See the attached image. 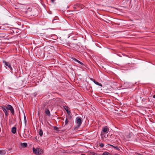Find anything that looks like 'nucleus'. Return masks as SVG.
I'll use <instances>...</instances> for the list:
<instances>
[{"mask_svg": "<svg viewBox=\"0 0 155 155\" xmlns=\"http://www.w3.org/2000/svg\"><path fill=\"white\" fill-rule=\"evenodd\" d=\"M38 133L39 135L41 137L42 136L43 134V132L41 129L39 130Z\"/></svg>", "mask_w": 155, "mask_h": 155, "instance_id": "f8f14e48", "label": "nucleus"}, {"mask_svg": "<svg viewBox=\"0 0 155 155\" xmlns=\"http://www.w3.org/2000/svg\"><path fill=\"white\" fill-rule=\"evenodd\" d=\"M79 6V5L78 4H77L76 5H75L73 6V8L75 9H76L77 8V7H78Z\"/></svg>", "mask_w": 155, "mask_h": 155, "instance_id": "f3484780", "label": "nucleus"}, {"mask_svg": "<svg viewBox=\"0 0 155 155\" xmlns=\"http://www.w3.org/2000/svg\"><path fill=\"white\" fill-rule=\"evenodd\" d=\"M12 149V148H10V149H9V150H11Z\"/></svg>", "mask_w": 155, "mask_h": 155, "instance_id": "c756f323", "label": "nucleus"}, {"mask_svg": "<svg viewBox=\"0 0 155 155\" xmlns=\"http://www.w3.org/2000/svg\"><path fill=\"white\" fill-rule=\"evenodd\" d=\"M7 107L8 110H10L11 112L12 115H14L15 114L14 110L13 107L10 105L8 104L7 105Z\"/></svg>", "mask_w": 155, "mask_h": 155, "instance_id": "423d86ee", "label": "nucleus"}, {"mask_svg": "<svg viewBox=\"0 0 155 155\" xmlns=\"http://www.w3.org/2000/svg\"><path fill=\"white\" fill-rule=\"evenodd\" d=\"M24 120H25V122L26 124V119L25 116V114H24Z\"/></svg>", "mask_w": 155, "mask_h": 155, "instance_id": "4be33fe9", "label": "nucleus"}, {"mask_svg": "<svg viewBox=\"0 0 155 155\" xmlns=\"http://www.w3.org/2000/svg\"><path fill=\"white\" fill-rule=\"evenodd\" d=\"M68 123V120L66 118L65 121V125H67Z\"/></svg>", "mask_w": 155, "mask_h": 155, "instance_id": "6ab92c4d", "label": "nucleus"}, {"mask_svg": "<svg viewBox=\"0 0 155 155\" xmlns=\"http://www.w3.org/2000/svg\"><path fill=\"white\" fill-rule=\"evenodd\" d=\"M3 62L5 65V67L7 68V67H8L11 70H12V68L11 66V64L9 63L8 62L6 61L5 60H3Z\"/></svg>", "mask_w": 155, "mask_h": 155, "instance_id": "39448f33", "label": "nucleus"}, {"mask_svg": "<svg viewBox=\"0 0 155 155\" xmlns=\"http://www.w3.org/2000/svg\"><path fill=\"white\" fill-rule=\"evenodd\" d=\"M109 145L110 146L112 147H113L115 149H116V150H118V151H120V149H119V148L117 146H114L113 145Z\"/></svg>", "mask_w": 155, "mask_h": 155, "instance_id": "ddd939ff", "label": "nucleus"}, {"mask_svg": "<svg viewBox=\"0 0 155 155\" xmlns=\"http://www.w3.org/2000/svg\"><path fill=\"white\" fill-rule=\"evenodd\" d=\"M68 117H69V118L70 119H71V116H68Z\"/></svg>", "mask_w": 155, "mask_h": 155, "instance_id": "bb28decb", "label": "nucleus"}, {"mask_svg": "<svg viewBox=\"0 0 155 155\" xmlns=\"http://www.w3.org/2000/svg\"><path fill=\"white\" fill-rule=\"evenodd\" d=\"M27 144L26 143H21V145L22 147L23 148L26 147L27 146Z\"/></svg>", "mask_w": 155, "mask_h": 155, "instance_id": "9d476101", "label": "nucleus"}, {"mask_svg": "<svg viewBox=\"0 0 155 155\" xmlns=\"http://www.w3.org/2000/svg\"><path fill=\"white\" fill-rule=\"evenodd\" d=\"M136 155H143L142 154H140V153H136Z\"/></svg>", "mask_w": 155, "mask_h": 155, "instance_id": "393cba45", "label": "nucleus"}, {"mask_svg": "<svg viewBox=\"0 0 155 155\" xmlns=\"http://www.w3.org/2000/svg\"><path fill=\"white\" fill-rule=\"evenodd\" d=\"M114 155H120V154H114Z\"/></svg>", "mask_w": 155, "mask_h": 155, "instance_id": "7c9ffc66", "label": "nucleus"}, {"mask_svg": "<svg viewBox=\"0 0 155 155\" xmlns=\"http://www.w3.org/2000/svg\"><path fill=\"white\" fill-rule=\"evenodd\" d=\"M54 130H56L57 131H59V128L56 127V126H54Z\"/></svg>", "mask_w": 155, "mask_h": 155, "instance_id": "2eb2a0df", "label": "nucleus"}, {"mask_svg": "<svg viewBox=\"0 0 155 155\" xmlns=\"http://www.w3.org/2000/svg\"><path fill=\"white\" fill-rule=\"evenodd\" d=\"M45 113L47 115L49 116H50L51 115L49 110L48 109H46Z\"/></svg>", "mask_w": 155, "mask_h": 155, "instance_id": "1a4fd4ad", "label": "nucleus"}, {"mask_svg": "<svg viewBox=\"0 0 155 155\" xmlns=\"http://www.w3.org/2000/svg\"><path fill=\"white\" fill-rule=\"evenodd\" d=\"M91 81H92L94 83L100 86L101 87H102V84L101 83V82H104L100 78H97L96 80H95L93 78H90Z\"/></svg>", "mask_w": 155, "mask_h": 155, "instance_id": "f257e3e1", "label": "nucleus"}, {"mask_svg": "<svg viewBox=\"0 0 155 155\" xmlns=\"http://www.w3.org/2000/svg\"><path fill=\"white\" fill-rule=\"evenodd\" d=\"M16 128L15 127H13L11 131L13 134H15L16 133Z\"/></svg>", "mask_w": 155, "mask_h": 155, "instance_id": "6e6552de", "label": "nucleus"}, {"mask_svg": "<svg viewBox=\"0 0 155 155\" xmlns=\"http://www.w3.org/2000/svg\"><path fill=\"white\" fill-rule=\"evenodd\" d=\"M33 153L36 155H39L42 153V150L39 148H35L33 147Z\"/></svg>", "mask_w": 155, "mask_h": 155, "instance_id": "7ed1b4c3", "label": "nucleus"}, {"mask_svg": "<svg viewBox=\"0 0 155 155\" xmlns=\"http://www.w3.org/2000/svg\"><path fill=\"white\" fill-rule=\"evenodd\" d=\"M99 145L101 147H104V144L102 143H99Z\"/></svg>", "mask_w": 155, "mask_h": 155, "instance_id": "a211bd4d", "label": "nucleus"}, {"mask_svg": "<svg viewBox=\"0 0 155 155\" xmlns=\"http://www.w3.org/2000/svg\"><path fill=\"white\" fill-rule=\"evenodd\" d=\"M51 2H52V3H53L54 2V0H51Z\"/></svg>", "mask_w": 155, "mask_h": 155, "instance_id": "a878e982", "label": "nucleus"}, {"mask_svg": "<svg viewBox=\"0 0 155 155\" xmlns=\"http://www.w3.org/2000/svg\"><path fill=\"white\" fill-rule=\"evenodd\" d=\"M71 81L72 80H73L74 79V78H71Z\"/></svg>", "mask_w": 155, "mask_h": 155, "instance_id": "cd10ccee", "label": "nucleus"}, {"mask_svg": "<svg viewBox=\"0 0 155 155\" xmlns=\"http://www.w3.org/2000/svg\"><path fill=\"white\" fill-rule=\"evenodd\" d=\"M75 61H76V62H78V63H79L81 65H84V64H83V63L82 62H81L78 61V60H77L76 59H75Z\"/></svg>", "mask_w": 155, "mask_h": 155, "instance_id": "dca6fc26", "label": "nucleus"}, {"mask_svg": "<svg viewBox=\"0 0 155 155\" xmlns=\"http://www.w3.org/2000/svg\"><path fill=\"white\" fill-rule=\"evenodd\" d=\"M64 108L65 109V110L67 111H68V107L65 106H64Z\"/></svg>", "mask_w": 155, "mask_h": 155, "instance_id": "aec40b11", "label": "nucleus"}, {"mask_svg": "<svg viewBox=\"0 0 155 155\" xmlns=\"http://www.w3.org/2000/svg\"><path fill=\"white\" fill-rule=\"evenodd\" d=\"M109 130V129L106 127H103L102 129V131L103 132L107 133L108 132Z\"/></svg>", "mask_w": 155, "mask_h": 155, "instance_id": "0eeeda50", "label": "nucleus"}, {"mask_svg": "<svg viewBox=\"0 0 155 155\" xmlns=\"http://www.w3.org/2000/svg\"><path fill=\"white\" fill-rule=\"evenodd\" d=\"M75 122L76 123L77 125L76 128H78L80 127L82 122V120L81 119V117H77L76 119Z\"/></svg>", "mask_w": 155, "mask_h": 155, "instance_id": "f03ea898", "label": "nucleus"}, {"mask_svg": "<svg viewBox=\"0 0 155 155\" xmlns=\"http://www.w3.org/2000/svg\"><path fill=\"white\" fill-rule=\"evenodd\" d=\"M67 113H68V115H70V113H71V112L70 111L68 110V111H67Z\"/></svg>", "mask_w": 155, "mask_h": 155, "instance_id": "5701e85b", "label": "nucleus"}, {"mask_svg": "<svg viewBox=\"0 0 155 155\" xmlns=\"http://www.w3.org/2000/svg\"><path fill=\"white\" fill-rule=\"evenodd\" d=\"M37 95V94L36 92L33 93L32 94V96L34 97H35Z\"/></svg>", "mask_w": 155, "mask_h": 155, "instance_id": "412c9836", "label": "nucleus"}, {"mask_svg": "<svg viewBox=\"0 0 155 155\" xmlns=\"http://www.w3.org/2000/svg\"><path fill=\"white\" fill-rule=\"evenodd\" d=\"M102 155H112L110 153L107 152H105L103 153Z\"/></svg>", "mask_w": 155, "mask_h": 155, "instance_id": "4468645a", "label": "nucleus"}, {"mask_svg": "<svg viewBox=\"0 0 155 155\" xmlns=\"http://www.w3.org/2000/svg\"><path fill=\"white\" fill-rule=\"evenodd\" d=\"M153 97L154 98H155V94L153 96Z\"/></svg>", "mask_w": 155, "mask_h": 155, "instance_id": "c85d7f7f", "label": "nucleus"}, {"mask_svg": "<svg viewBox=\"0 0 155 155\" xmlns=\"http://www.w3.org/2000/svg\"><path fill=\"white\" fill-rule=\"evenodd\" d=\"M6 153V151L4 150H0V154L4 155Z\"/></svg>", "mask_w": 155, "mask_h": 155, "instance_id": "9b49d317", "label": "nucleus"}, {"mask_svg": "<svg viewBox=\"0 0 155 155\" xmlns=\"http://www.w3.org/2000/svg\"><path fill=\"white\" fill-rule=\"evenodd\" d=\"M61 40L62 41L61 43L63 44H64V43H65V42H66V40Z\"/></svg>", "mask_w": 155, "mask_h": 155, "instance_id": "b1692460", "label": "nucleus"}, {"mask_svg": "<svg viewBox=\"0 0 155 155\" xmlns=\"http://www.w3.org/2000/svg\"><path fill=\"white\" fill-rule=\"evenodd\" d=\"M2 108L3 111L5 113V116L6 117H8V111L7 110V107L4 105H2Z\"/></svg>", "mask_w": 155, "mask_h": 155, "instance_id": "20e7f679", "label": "nucleus"}]
</instances>
